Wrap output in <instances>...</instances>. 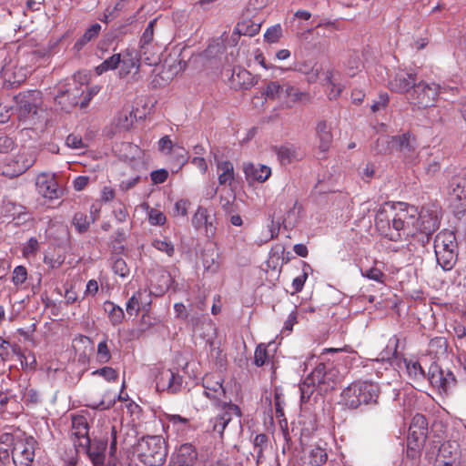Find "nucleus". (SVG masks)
<instances>
[{"label":"nucleus","mask_w":466,"mask_h":466,"mask_svg":"<svg viewBox=\"0 0 466 466\" xmlns=\"http://www.w3.org/2000/svg\"><path fill=\"white\" fill-rule=\"evenodd\" d=\"M339 382V370L333 366L319 363L299 386L301 401H308L315 389L327 392L334 389Z\"/></svg>","instance_id":"nucleus-1"},{"label":"nucleus","mask_w":466,"mask_h":466,"mask_svg":"<svg viewBox=\"0 0 466 466\" xmlns=\"http://www.w3.org/2000/svg\"><path fill=\"white\" fill-rule=\"evenodd\" d=\"M418 209L407 203H396V208L392 218V228L395 234H390V238L394 241L408 240L417 235Z\"/></svg>","instance_id":"nucleus-2"},{"label":"nucleus","mask_w":466,"mask_h":466,"mask_svg":"<svg viewBox=\"0 0 466 466\" xmlns=\"http://www.w3.org/2000/svg\"><path fill=\"white\" fill-rule=\"evenodd\" d=\"M17 118L25 127L32 128L41 122V94L39 91H27L14 96Z\"/></svg>","instance_id":"nucleus-3"},{"label":"nucleus","mask_w":466,"mask_h":466,"mask_svg":"<svg viewBox=\"0 0 466 466\" xmlns=\"http://www.w3.org/2000/svg\"><path fill=\"white\" fill-rule=\"evenodd\" d=\"M380 394L377 383L358 381L349 385L341 392V402L350 409H357L361 404L376 403Z\"/></svg>","instance_id":"nucleus-4"},{"label":"nucleus","mask_w":466,"mask_h":466,"mask_svg":"<svg viewBox=\"0 0 466 466\" xmlns=\"http://www.w3.org/2000/svg\"><path fill=\"white\" fill-rule=\"evenodd\" d=\"M136 452L146 466H161L167 458L164 440L159 436L142 438L137 444Z\"/></svg>","instance_id":"nucleus-5"},{"label":"nucleus","mask_w":466,"mask_h":466,"mask_svg":"<svg viewBox=\"0 0 466 466\" xmlns=\"http://www.w3.org/2000/svg\"><path fill=\"white\" fill-rule=\"evenodd\" d=\"M36 441L24 433H19L12 448V460L15 466H32L35 459Z\"/></svg>","instance_id":"nucleus-6"},{"label":"nucleus","mask_w":466,"mask_h":466,"mask_svg":"<svg viewBox=\"0 0 466 466\" xmlns=\"http://www.w3.org/2000/svg\"><path fill=\"white\" fill-rule=\"evenodd\" d=\"M83 92L82 86L72 80L60 86L55 101L61 110L68 112L78 104Z\"/></svg>","instance_id":"nucleus-7"},{"label":"nucleus","mask_w":466,"mask_h":466,"mask_svg":"<svg viewBox=\"0 0 466 466\" xmlns=\"http://www.w3.org/2000/svg\"><path fill=\"white\" fill-rule=\"evenodd\" d=\"M438 95V85L421 81L414 86L410 99L419 108H426L434 105Z\"/></svg>","instance_id":"nucleus-8"},{"label":"nucleus","mask_w":466,"mask_h":466,"mask_svg":"<svg viewBox=\"0 0 466 466\" xmlns=\"http://www.w3.org/2000/svg\"><path fill=\"white\" fill-rule=\"evenodd\" d=\"M218 411L216 416L210 419L209 424L213 431L222 436L225 428L233 419V416L241 417V410L238 406L227 401L218 404Z\"/></svg>","instance_id":"nucleus-9"},{"label":"nucleus","mask_w":466,"mask_h":466,"mask_svg":"<svg viewBox=\"0 0 466 466\" xmlns=\"http://www.w3.org/2000/svg\"><path fill=\"white\" fill-rule=\"evenodd\" d=\"M440 226L439 210L437 208H422L418 211L417 234L420 233L429 240V237L435 232Z\"/></svg>","instance_id":"nucleus-10"},{"label":"nucleus","mask_w":466,"mask_h":466,"mask_svg":"<svg viewBox=\"0 0 466 466\" xmlns=\"http://www.w3.org/2000/svg\"><path fill=\"white\" fill-rule=\"evenodd\" d=\"M261 26V19L255 16L253 12L248 8H246L242 18L237 24L232 33L231 38L236 43V37L239 35L253 36L259 32Z\"/></svg>","instance_id":"nucleus-11"},{"label":"nucleus","mask_w":466,"mask_h":466,"mask_svg":"<svg viewBox=\"0 0 466 466\" xmlns=\"http://www.w3.org/2000/svg\"><path fill=\"white\" fill-rule=\"evenodd\" d=\"M450 202L457 213L466 208V177L457 176L450 183Z\"/></svg>","instance_id":"nucleus-12"},{"label":"nucleus","mask_w":466,"mask_h":466,"mask_svg":"<svg viewBox=\"0 0 466 466\" xmlns=\"http://www.w3.org/2000/svg\"><path fill=\"white\" fill-rule=\"evenodd\" d=\"M417 74L415 72H407L403 69H398L390 75L388 86L391 91L398 93H406L411 87H414Z\"/></svg>","instance_id":"nucleus-13"},{"label":"nucleus","mask_w":466,"mask_h":466,"mask_svg":"<svg viewBox=\"0 0 466 466\" xmlns=\"http://www.w3.org/2000/svg\"><path fill=\"white\" fill-rule=\"evenodd\" d=\"M152 291L147 287L139 288L127 303V312L130 316H137L140 310L147 311L152 299Z\"/></svg>","instance_id":"nucleus-14"},{"label":"nucleus","mask_w":466,"mask_h":466,"mask_svg":"<svg viewBox=\"0 0 466 466\" xmlns=\"http://www.w3.org/2000/svg\"><path fill=\"white\" fill-rule=\"evenodd\" d=\"M35 187L38 193L46 198L56 199L61 195L56 177L53 174L42 173L38 175Z\"/></svg>","instance_id":"nucleus-15"},{"label":"nucleus","mask_w":466,"mask_h":466,"mask_svg":"<svg viewBox=\"0 0 466 466\" xmlns=\"http://www.w3.org/2000/svg\"><path fill=\"white\" fill-rule=\"evenodd\" d=\"M182 377L170 370H165L157 376L156 387L157 390H167L170 393H177L182 386Z\"/></svg>","instance_id":"nucleus-16"},{"label":"nucleus","mask_w":466,"mask_h":466,"mask_svg":"<svg viewBox=\"0 0 466 466\" xmlns=\"http://www.w3.org/2000/svg\"><path fill=\"white\" fill-rule=\"evenodd\" d=\"M118 67V75L120 77H126L131 73H134V76L137 75L140 67V58L137 52L133 49H126L120 53V64Z\"/></svg>","instance_id":"nucleus-17"},{"label":"nucleus","mask_w":466,"mask_h":466,"mask_svg":"<svg viewBox=\"0 0 466 466\" xmlns=\"http://www.w3.org/2000/svg\"><path fill=\"white\" fill-rule=\"evenodd\" d=\"M427 426L426 418L421 414H416L411 420L407 441L416 446H421L427 436Z\"/></svg>","instance_id":"nucleus-18"},{"label":"nucleus","mask_w":466,"mask_h":466,"mask_svg":"<svg viewBox=\"0 0 466 466\" xmlns=\"http://www.w3.org/2000/svg\"><path fill=\"white\" fill-rule=\"evenodd\" d=\"M428 379L434 388L443 392L448 391L455 383L453 374L450 371L441 370L438 366L431 367Z\"/></svg>","instance_id":"nucleus-19"},{"label":"nucleus","mask_w":466,"mask_h":466,"mask_svg":"<svg viewBox=\"0 0 466 466\" xmlns=\"http://www.w3.org/2000/svg\"><path fill=\"white\" fill-rule=\"evenodd\" d=\"M317 148L320 153L325 154L332 145L333 135L330 125L325 120H319L315 127Z\"/></svg>","instance_id":"nucleus-20"},{"label":"nucleus","mask_w":466,"mask_h":466,"mask_svg":"<svg viewBox=\"0 0 466 466\" xmlns=\"http://www.w3.org/2000/svg\"><path fill=\"white\" fill-rule=\"evenodd\" d=\"M192 225L195 228H204L207 237L210 238L215 235L216 228L213 225V218L203 207H198L192 218Z\"/></svg>","instance_id":"nucleus-21"},{"label":"nucleus","mask_w":466,"mask_h":466,"mask_svg":"<svg viewBox=\"0 0 466 466\" xmlns=\"http://www.w3.org/2000/svg\"><path fill=\"white\" fill-rule=\"evenodd\" d=\"M384 140L390 148L399 150L407 157H410L415 149L414 141L410 140L409 134L382 138V141Z\"/></svg>","instance_id":"nucleus-22"},{"label":"nucleus","mask_w":466,"mask_h":466,"mask_svg":"<svg viewBox=\"0 0 466 466\" xmlns=\"http://www.w3.org/2000/svg\"><path fill=\"white\" fill-rule=\"evenodd\" d=\"M204 394L217 402V405L223 403L225 390L220 380H213L212 376H206L203 380Z\"/></svg>","instance_id":"nucleus-23"},{"label":"nucleus","mask_w":466,"mask_h":466,"mask_svg":"<svg viewBox=\"0 0 466 466\" xmlns=\"http://www.w3.org/2000/svg\"><path fill=\"white\" fill-rule=\"evenodd\" d=\"M243 171L247 180L259 183L265 182L271 175V169L269 167L265 165H255L253 163L244 164Z\"/></svg>","instance_id":"nucleus-24"},{"label":"nucleus","mask_w":466,"mask_h":466,"mask_svg":"<svg viewBox=\"0 0 466 466\" xmlns=\"http://www.w3.org/2000/svg\"><path fill=\"white\" fill-rule=\"evenodd\" d=\"M234 89H248L255 85V77L244 68L234 70L230 78Z\"/></svg>","instance_id":"nucleus-25"},{"label":"nucleus","mask_w":466,"mask_h":466,"mask_svg":"<svg viewBox=\"0 0 466 466\" xmlns=\"http://www.w3.org/2000/svg\"><path fill=\"white\" fill-rule=\"evenodd\" d=\"M16 159L15 173H25L36 160V150L33 147H23L15 157Z\"/></svg>","instance_id":"nucleus-26"},{"label":"nucleus","mask_w":466,"mask_h":466,"mask_svg":"<svg viewBox=\"0 0 466 466\" xmlns=\"http://www.w3.org/2000/svg\"><path fill=\"white\" fill-rule=\"evenodd\" d=\"M311 96L309 92L302 91L299 88L287 83L286 96L284 103L288 107H291L296 103L307 104L310 101Z\"/></svg>","instance_id":"nucleus-27"},{"label":"nucleus","mask_w":466,"mask_h":466,"mask_svg":"<svg viewBox=\"0 0 466 466\" xmlns=\"http://www.w3.org/2000/svg\"><path fill=\"white\" fill-rule=\"evenodd\" d=\"M217 173L219 186H229L235 180L234 166L230 161L222 160L217 163Z\"/></svg>","instance_id":"nucleus-28"},{"label":"nucleus","mask_w":466,"mask_h":466,"mask_svg":"<svg viewBox=\"0 0 466 466\" xmlns=\"http://www.w3.org/2000/svg\"><path fill=\"white\" fill-rule=\"evenodd\" d=\"M451 251L457 248L455 234L451 230H443L440 232L434 239V251Z\"/></svg>","instance_id":"nucleus-29"},{"label":"nucleus","mask_w":466,"mask_h":466,"mask_svg":"<svg viewBox=\"0 0 466 466\" xmlns=\"http://www.w3.org/2000/svg\"><path fill=\"white\" fill-rule=\"evenodd\" d=\"M277 155L283 165H288L302 158V153L299 148L292 144L279 147L277 150Z\"/></svg>","instance_id":"nucleus-30"},{"label":"nucleus","mask_w":466,"mask_h":466,"mask_svg":"<svg viewBox=\"0 0 466 466\" xmlns=\"http://www.w3.org/2000/svg\"><path fill=\"white\" fill-rule=\"evenodd\" d=\"M396 203L385 202L378 209L375 217V225L379 229L384 228L393 218Z\"/></svg>","instance_id":"nucleus-31"},{"label":"nucleus","mask_w":466,"mask_h":466,"mask_svg":"<svg viewBox=\"0 0 466 466\" xmlns=\"http://www.w3.org/2000/svg\"><path fill=\"white\" fill-rule=\"evenodd\" d=\"M72 434L81 440L80 445L89 443L88 427L85 417L76 416L72 419Z\"/></svg>","instance_id":"nucleus-32"},{"label":"nucleus","mask_w":466,"mask_h":466,"mask_svg":"<svg viewBox=\"0 0 466 466\" xmlns=\"http://www.w3.org/2000/svg\"><path fill=\"white\" fill-rule=\"evenodd\" d=\"M202 265L204 270L208 273L214 274L219 268L218 253L215 248H205L202 252Z\"/></svg>","instance_id":"nucleus-33"},{"label":"nucleus","mask_w":466,"mask_h":466,"mask_svg":"<svg viewBox=\"0 0 466 466\" xmlns=\"http://www.w3.org/2000/svg\"><path fill=\"white\" fill-rule=\"evenodd\" d=\"M198 458V452L190 443L182 444L177 451V462L181 466H192Z\"/></svg>","instance_id":"nucleus-34"},{"label":"nucleus","mask_w":466,"mask_h":466,"mask_svg":"<svg viewBox=\"0 0 466 466\" xmlns=\"http://www.w3.org/2000/svg\"><path fill=\"white\" fill-rule=\"evenodd\" d=\"M294 70L303 74L306 76L308 83H315L319 76L320 67L314 63L313 65L309 62L297 63L294 66Z\"/></svg>","instance_id":"nucleus-35"},{"label":"nucleus","mask_w":466,"mask_h":466,"mask_svg":"<svg viewBox=\"0 0 466 466\" xmlns=\"http://www.w3.org/2000/svg\"><path fill=\"white\" fill-rule=\"evenodd\" d=\"M262 95L266 99L285 101L286 84L281 85L279 81H270L267 84Z\"/></svg>","instance_id":"nucleus-36"},{"label":"nucleus","mask_w":466,"mask_h":466,"mask_svg":"<svg viewBox=\"0 0 466 466\" xmlns=\"http://www.w3.org/2000/svg\"><path fill=\"white\" fill-rule=\"evenodd\" d=\"M87 455L89 459L91 460L94 466H104L105 459H106V443L99 442V443H93L90 442L87 443Z\"/></svg>","instance_id":"nucleus-37"},{"label":"nucleus","mask_w":466,"mask_h":466,"mask_svg":"<svg viewBox=\"0 0 466 466\" xmlns=\"http://www.w3.org/2000/svg\"><path fill=\"white\" fill-rule=\"evenodd\" d=\"M436 256L437 263L441 267L443 270H451L457 261L458 252L457 248L451 251H434Z\"/></svg>","instance_id":"nucleus-38"},{"label":"nucleus","mask_w":466,"mask_h":466,"mask_svg":"<svg viewBox=\"0 0 466 466\" xmlns=\"http://www.w3.org/2000/svg\"><path fill=\"white\" fill-rule=\"evenodd\" d=\"M128 0H116L113 5H109L104 11L99 20L104 23H109L119 16L125 9Z\"/></svg>","instance_id":"nucleus-39"},{"label":"nucleus","mask_w":466,"mask_h":466,"mask_svg":"<svg viewBox=\"0 0 466 466\" xmlns=\"http://www.w3.org/2000/svg\"><path fill=\"white\" fill-rule=\"evenodd\" d=\"M157 27V19H154L150 21L147 27L145 28L144 33L140 38V48L145 49L144 52L147 53L148 47H153L156 44H153L154 39V32Z\"/></svg>","instance_id":"nucleus-40"},{"label":"nucleus","mask_w":466,"mask_h":466,"mask_svg":"<svg viewBox=\"0 0 466 466\" xmlns=\"http://www.w3.org/2000/svg\"><path fill=\"white\" fill-rule=\"evenodd\" d=\"M308 458L311 466H321L327 461L328 454L324 448L315 445L310 448Z\"/></svg>","instance_id":"nucleus-41"},{"label":"nucleus","mask_w":466,"mask_h":466,"mask_svg":"<svg viewBox=\"0 0 466 466\" xmlns=\"http://www.w3.org/2000/svg\"><path fill=\"white\" fill-rule=\"evenodd\" d=\"M145 49L140 48L139 58L143 60V62L148 66H156L160 62V46L157 45L153 46V47H148L147 52H144Z\"/></svg>","instance_id":"nucleus-42"},{"label":"nucleus","mask_w":466,"mask_h":466,"mask_svg":"<svg viewBox=\"0 0 466 466\" xmlns=\"http://www.w3.org/2000/svg\"><path fill=\"white\" fill-rule=\"evenodd\" d=\"M268 438L266 434H257L253 440V449L256 453L257 462L264 458V451L268 448Z\"/></svg>","instance_id":"nucleus-43"},{"label":"nucleus","mask_w":466,"mask_h":466,"mask_svg":"<svg viewBox=\"0 0 466 466\" xmlns=\"http://www.w3.org/2000/svg\"><path fill=\"white\" fill-rule=\"evenodd\" d=\"M119 64H120V53L114 54L110 57L104 60L100 65H98L95 68V71H96V75L100 76V75L104 74L105 72L117 68Z\"/></svg>","instance_id":"nucleus-44"},{"label":"nucleus","mask_w":466,"mask_h":466,"mask_svg":"<svg viewBox=\"0 0 466 466\" xmlns=\"http://www.w3.org/2000/svg\"><path fill=\"white\" fill-rule=\"evenodd\" d=\"M406 369L409 376L415 380H420L425 377L424 370L418 360H405Z\"/></svg>","instance_id":"nucleus-45"},{"label":"nucleus","mask_w":466,"mask_h":466,"mask_svg":"<svg viewBox=\"0 0 466 466\" xmlns=\"http://www.w3.org/2000/svg\"><path fill=\"white\" fill-rule=\"evenodd\" d=\"M105 309L108 311V315L113 325H117L123 320L125 314L120 307L107 301L105 303Z\"/></svg>","instance_id":"nucleus-46"},{"label":"nucleus","mask_w":466,"mask_h":466,"mask_svg":"<svg viewBox=\"0 0 466 466\" xmlns=\"http://www.w3.org/2000/svg\"><path fill=\"white\" fill-rule=\"evenodd\" d=\"M73 224L78 232L83 233L88 229L90 221L86 214L77 212L74 216Z\"/></svg>","instance_id":"nucleus-47"},{"label":"nucleus","mask_w":466,"mask_h":466,"mask_svg":"<svg viewBox=\"0 0 466 466\" xmlns=\"http://www.w3.org/2000/svg\"><path fill=\"white\" fill-rule=\"evenodd\" d=\"M112 269L116 275L121 278H127L130 272L126 261L121 258H116L113 260Z\"/></svg>","instance_id":"nucleus-48"},{"label":"nucleus","mask_w":466,"mask_h":466,"mask_svg":"<svg viewBox=\"0 0 466 466\" xmlns=\"http://www.w3.org/2000/svg\"><path fill=\"white\" fill-rule=\"evenodd\" d=\"M282 36V28L280 25H275L267 29L264 37L268 43H277Z\"/></svg>","instance_id":"nucleus-49"},{"label":"nucleus","mask_w":466,"mask_h":466,"mask_svg":"<svg viewBox=\"0 0 466 466\" xmlns=\"http://www.w3.org/2000/svg\"><path fill=\"white\" fill-rule=\"evenodd\" d=\"M152 245L155 248L166 253L169 257L173 256L175 252L174 245L167 239H155Z\"/></svg>","instance_id":"nucleus-50"},{"label":"nucleus","mask_w":466,"mask_h":466,"mask_svg":"<svg viewBox=\"0 0 466 466\" xmlns=\"http://www.w3.org/2000/svg\"><path fill=\"white\" fill-rule=\"evenodd\" d=\"M27 279V270L24 266H17L14 268L12 274V281L15 286H20L25 282Z\"/></svg>","instance_id":"nucleus-51"},{"label":"nucleus","mask_w":466,"mask_h":466,"mask_svg":"<svg viewBox=\"0 0 466 466\" xmlns=\"http://www.w3.org/2000/svg\"><path fill=\"white\" fill-rule=\"evenodd\" d=\"M326 80L329 83V85L331 86V88L329 92V96L330 99H335L337 98L342 89H343V86H341L339 84H337L335 83V81L333 80V74L332 72H327L326 73Z\"/></svg>","instance_id":"nucleus-52"},{"label":"nucleus","mask_w":466,"mask_h":466,"mask_svg":"<svg viewBox=\"0 0 466 466\" xmlns=\"http://www.w3.org/2000/svg\"><path fill=\"white\" fill-rule=\"evenodd\" d=\"M361 275L369 279L382 283L384 281L385 275L384 273L377 268H370L365 271H361Z\"/></svg>","instance_id":"nucleus-53"},{"label":"nucleus","mask_w":466,"mask_h":466,"mask_svg":"<svg viewBox=\"0 0 466 466\" xmlns=\"http://www.w3.org/2000/svg\"><path fill=\"white\" fill-rule=\"evenodd\" d=\"M97 358L99 362L106 363L111 359V354L106 344V340H103L97 345Z\"/></svg>","instance_id":"nucleus-54"},{"label":"nucleus","mask_w":466,"mask_h":466,"mask_svg":"<svg viewBox=\"0 0 466 466\" xmlns=\"http://www.w3.org/2000/svg\"><path fill=\"white\" fill-rule=\"evenodd\" d=\"M15 170L16 171V159L14 157L13 158L6 160V162L5 163V165L3 167L2 174L4 176L9 177H17L22 174V173H15Z\"/></svg>","instance_id":"nucleus-55"},{"label":"nucleus","mask_w":466,"mask_h":466,"mask_svg":"<svg viewBox=\"0 0 466 466\" xmlns=\"http://www.w3.org/2000/svg\"><path fill=\"white\" fill-rule=\"evenodd\" d=\"M148 219H149V222L151 225H157V226L164 225L167 220L164 213L157 209H155V208H152L148 212Z\"/></svg>","instance_id":"nucleus-56"},{"label":"nucleus","mask_w":466,"mask_h":466,"mask_svg":"<svg viewBox=\"0 0 466 466\" xmlns=\"http://www.w3.org/2000/svg\"><path fill=\"white\" fill-rule=\"evenodd\" d=\"M268 352L265 347L258 345L254 353V363L258 367H261L266 363Z\"/></svg>","instance_id":"nucleus-57"},{"label":"nucleus","mask_w":466,"mask_h":466,"mask_svg":"<svg viewBox=\"0 0 466 466\" xmlns=\"http://www.w3.org/2000/svg\"><path fill=\"white\" fill-rule=\"evenodd\" d=\"M22 400L26 403L35 404L39 401V394L33 388H25L22 392Z\"/></svg>","instance_id":"nucleus-58"},{"label":"nucleus","mask_w":466,"mask_h":466,"mask_svg":"<svg viewBox=\"0 0 466 466\" xmlns=\"http://www.w3.org/2000/svg\"><path fill=\"white\" fill-rule=\"evenodd\" d=\"M167 420L169 423H172L174 426H179L178 429L184 430L189 423L188 419L184 418L177 414H167Z\"/></svg>","instance_id":"nucleus-59"},{"label":"nucleus","mask_w":466,"mask_h":466,"mask_svg":"<svg viewBox=\"0 0 466 466\" xmlns=\"http://www.w3.org/2000/svg\"><path fill=\"white\" fill-rule=\"evenodd\" d=\"M19 433L20 432H16L15 434L10 433V432L1 433L0 434V445L13 448L15 446V442H16Z\"/></svg>","instance_id":"nucleus-60"},{"label":"nucleus","mask_w":466,"mask_h":466,"mask_svg":"<svg viewBox=\"0 0 466 466\" xmlns=\"http://www.w3.org/2000/svg\"><path fill=\"white\" fill-rule=\"evenodd\" d=\"M66 144L67 147L74 149H83L86 147L81 137L74 134H71L66 137Z\"/></svg>","instance_id":"nucleus-61"},{"label":"nucleus","mask_w":466,"mask_h":466,"mask_svg":"<svg viewBox=\"0 0 466 466\" xmlns=\"http://www.w3.org/2000/svg\"><path fill=\"white\" fill-rule=\"evenodd\" d=\"M93 374L100 375L108 381L115 380L117 378L116 371L111 367H104L102 369H98L93 371Z\"/></svg>","instance_id":"nucleus-62"},{"label":"nucleus","mask_w":466,"mask_h":466,"mask_svg":"<svg viewBox=\"0 0 466 466\" xmlns=\"http://www.w3.org/2000/svg\"><path fill=\"white\" fill-rule=\"evenodd\" d=\"M174 148V145L168 136L163 137L158 141V149L165 155H170Z\"/></svg>","instance_id":"nucleus-63"},{"label":"nucleus","mask_w":466,"mask_h":466,"mask_svg":"<svg viewBox=\"0 0 466 466\" xmlns=\"http://www.w3.org/2000/svg\"><path fill=\"white\" fill-rule=\"evenodd\" d=\"M168 177L167 170L162 168L152 171L150 174L151 180L154 184H161L164 183Z\"/></svg>","instance_id":"nucleus-64"}]
</instances>
